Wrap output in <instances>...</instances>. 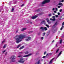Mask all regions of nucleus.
Here are the masks:
<instances>
[{
    "label": "nucleus",
    "instance_id": "nucleus-1",
    "mask_svg": "<svg viewBox=\"0 0 64 64\" xmlns=\"http://www.w3.org/2000/svg\"><path fill=\"white\" fill-rule=\"evenodd\" d=\"M16 38H15V40H16V43H19V42L22 41V39L24 38L25 37V36L23 35H18L16 36Z\"/></svg>",
    "mask_w": 64,
    "mask_h": 64
},
{
    "label": "nucleus",
    "instance_id": "nucleus-2",
    "mask_svg": "<svg viewBox=\"0 0 64 64\" xmlns=\"http://www.w3.org/2000/svg\"><path fill=\"white\" fill-rule=\"evenodd\" d=\"M50 0H45L42 2V5H43V4L47 3H49L50 2Z\"/></svg>",
    "mask_w": 64,
    "mask_h": 64
},
{
    "label": "nucleus",
    "instance_id": "nucleus-3",
    "mask_svg": "<svg viewBox=\"0 0 64 64\" xmlns=\"http://www.w3.org/2000/svg\"><path fill=\"white\" fill-rule=\"evenodd\" d=\"M23 60H24V58H21L20 59V60L18 61V62L20 63H24V62H25V60L23 61Z\"/></svg>",
    "mask_w": 64,
    "mask_h": 64
},
{
    "label": "nucleus",
    "instance_id": "nucleus-4",
    "mask_svg": "<svg viewBox=\"0 0 64 64\" xmlns=\"http://www.w3.org/2000/svg\"><path fill=\"white\" fill-rule=\"evenodd\" d=\"M31 39V37L30 36H28V37H27L26 39V41H30V40Z\"/></svg>",
    "mask_w": 64,
    "mask_h": 64
},
{
    "label": "nucleus",
    "instance_id": "nucleus-5",
    "mask_svg": "<svg viewBox=\"0 0 64 64\" xmlns=\"http://www.w3.org/2000/svg\"><path fill=\"white\" fill-rule=\"evenodd\" d=\"M41 11H42V10H41V8H40V9L36 10V12H41Z\"/></svg>",
    "mask_w": 64,
    "mask_h": 64
},
{
    "label": "nucleus",
    "instance_id": "nucleus-6",
    "mask_svg": "<svg viewBox=\"0 0 64 64\" xmlns=\"http://www.w3.org/2000/svg\"><path fill=\"white\" fill-rule=\"evenodd\" d=\"M15 59V56H12L10 58V59H11V60H13L14 59Z\"/></svg>",
    "mask_w": 64,
    "mask_h": 64
},
{
    "label": "nucleus",
    "instance_id": "nucleus-7",
    "mask_svg": "<svg viewBox=\"0 0 64 64\" xmlns=\"http://www.w3.org/2000/svg\"><path fill=\"white\" fill-rule=\"evenodd\" d=\"M37 16H34L32 17V19H35V18H36L37 17Z\"/></svg>",
    "mask_w": 64,
    "mask_h": 64
},
{
    "label": "nucleus",
    "instance_id": "nucleus-8",
    "mask_svg": "<svg viewBox=\"0 0 64 64\" xmlns=\"http://www.w3.org/2000/svg\"><path fill=\"white\" fill-rule=\"evenodd\" d=\"M32 55V54H30L28 55L24 56L23 57H28V56H30V55Z\"/></svg>",
    "mask_w": 64,
    "mask_h": 64
},
{
    "label": "nucleus",
    "instance_id": "nucleus-9",
    "mask_svg": "<svg viewBox=\"0 0 64 64\" xmlns=\"http://www.w3.org/2000/svg\"><path fill=\"white\" fill-rule=\"evenodd\" d=\"M46 20L47 22L48 23V24H51V22H50V20H49V19L48 18H46Z\"/></svg>",
    "mask_w": 64,
    "mask_h": 64
},
{
    "label": "nucleus",
    "instance_id": "nucleus-10",
    "mask_svg": "<svg viewBox=\"0 0 64 64\" xmlns=\"http://www.w3.org/2000/svg\"><path fill=\"white\" fill-rule=\"evenodd\" d=\"M57 22H56L55 24H54V25L52 27H55V26L56 25H57Z\"/></svg>",
    "mask_w": 64,
    "mask_h": 64
},
{
    "label": "nucleus",
    "instance_id": "nucleus-11",
    "mask_svg": "<svg viewBox=\"0 0 64 64\" xmlns=\"http://www.w3.org/2000/svg\"><path fill=\"white\" fill-rule=\"evenodd\" d=\"M26 30V28H23L21 30V31H24V30Z\"/></svg>",
    "mask_w": 64,
    "mask_h": 64
},
{
    "label": "nucleus",
    "instance_id": "nucleus-12",
    "mask_svg": "<svg viewBox=\"0 0 64 64\" xmlns=\"http://www.w3.org/2000/svg\"><path fill=\"white\" fill-rule=\"evenodd\" d=\"M62 51H61L60 52V53L58 54V56H57V57H58L59 56H60L61 54H62Z\"/></svg>",
    "mask_w": 64,
    "mask_h": 64
},
{
    "label": "nucleus",
    "instance_id": "nucleus-13",
    "mask_svg": "<svg viewBox=\"0 0 64 64\" xmlns=\"http://www.w3.org/2000/svg\"><path fill=\"white\" fill-rule=\"evenodd\" d=\"M24 48V46H22V47L20 48H19L20 50H21V49H22L23 48Z\"/></svg>",
    "mask_w": 64,
    "mask_h": 64
},
{
    "label": "nucleus",
    "instance_id": "nucleus-14",
    "mask_svg": "<svg viewBox=\"0 0 64 64\" xmlns=\"http://www.w3.org/2000/svg\"><path fill=\"white\" fill-rule=\"evenodd\" d=\"M29 52L28 51L26 52H24V54H29Z\"/></svg>",
    "mask_w": 64,
    "mask_h": 64
},
{
    "label": "nucleus",
    "instance_id": "nucleus-15",
    "mask_svg": "<svg viewBox=\"0 0 64 64\" xmlns=\"http://www.w3.org/2000/svg\"><path fill=\"white\" fill-rule=\"evenodd\" d=\"M54 58H53L52 60H51L50 61L49 63L50 64L52 63V61H53V60H54Z\"/></svg>",
    "mask_w": 64,
    "mask_h": 64
},
{
    "label": "nucleus",
    "instance_id": "nucleus-16",
    "mask_svg": "<svg viewBox=\"0 0 64 64\" xmlns=\"http://www.w3.org/2000/svg\"><path fill=\"white\" fill-rule=\"evenodd\" d=\"M58 5H60L61 6H63V4L61 2L59 3Z\"/></svg>",
    "mask_w": 64,
    "mask_h": 64
},
{
    "label": "nucleus",
    "instance_id": "nucleus-17",
    "mask_svg": "<svg viewBox=\"0 0 64 64\" xmlns=\"http://www.w3.org/2000/svg\"><path fill=\"white\" fill-rule=\"evenodd\" d=\"M40 29H41V30H44V28L43 27H41L40 28Z\"/></svg>",
    "mask_w": 64,
    "mask_h": 64
},
{
    "label": "nucleus",
    "instance_id": "nucleus-18",
    "mask_svg": "<svg viewBox=\"0 0 64 64\" xmlns=\"http://www.w3.org/2000/svg\"><path fill=\"white\" fill-rule=\"evenodd\" d=\"M44 29L45 31H46L47 30V28L46 27H45L44 28Z\"/></svg>",
    "mask_w": 64,
    "mask_h": 64
},
{
    "label": "nucleus",
    "instance_id": "nucleus-19",
    "mask_svg": "<svg viewBox=\"0 0 64 64\" xmlns=\"http://www.w3.org/2000/svg\"><path fill=\"white\" fill-rule=\"evenodd\" d=\"M62 40H61L60 41V44H61V43H62Z\"/></svg>",
    "mask_w": 64,
    "mask_h": 64
},
{
    "label": "nucleus",
    "instance_id": "nucleus-20",
    "mask_svg": "<svg viewBox=\"0 0 64 64\" xmlns=\"http://www.w3.org/2000/svg\"><path fill=\"white\" fill-rule=\"evenodd\" d=\"M14 8H12V12H14Z\"/></svg>",
    "mask_w": 64,
    "mask_h": 64
},
{
    "label": "nucleus",
    "instance_id": "nucleus-21",
    "mask_svg": "<svg viewBox=\"0 0 64 64\" xmlns=\"http://www.w3.org/2000/svg\"><path fill=\"white\" fill-rule=\"evenodd\" d=\"M40 60H39L38 62H37L38 64H40Z\"/></svg>",
    "mask_w": 64,
    "mask_h": 64
},
{
    "label": "nucleus",
    "instance_id": "nucleus-22",
    "mask_svg": "<svg viewBox=\"0 0 64 64\" xmlns=\"http://www.w3.org/2000/svg\"><path fill=\"white\" fill-rule=\"evenodd\" d=\"M33 32V31H30V32H29L28 33V34H30V33H32Z\"/></svg>",
    "mask_w": 64,
    "mask_h": 64
},
{
    "label": "nucleus",
    "instance_id": "nucleus-23",
    "mask_svg": "<svg viewBox=\"0 0 64 64\" xmlns=\"http://www.w3.org/2000/svg\"><path fill=\"white\" fill-rule=\"evenodd\" d=\"M6 44H4V46L3 47V48H6Z\"/></svg>",
    "mask_w": 64,
    "mask_h": 64
},
{
    "label": "nucleus",
    "instance_id": "nucleus-24",
    "mask_svg": "<svg viewBox=\"0 0 64 64\" xmlns=\"http://www.w3.org/2000/svg\"><path fill=\"white\" fill-rule=\"evenodd\" d=\"M19 53L20 54H23V53L22 52H20Z\"/></svg>",
    "mask_w": 64,
    "mask_h": 64
},
{
    "label": "nucleus",
    "instance_id": "nucleus-25",
    "mask_svg": "<svg viewBox=\"0 0 64 64\" xmlns=\"http://www.w3.org/2000/svg\"><path fill=\"white\" fill-rule=\"evenodd\" d=\"M46 27H48V28H49V25H48L46 24Z\"/></svg>",
    "mask_w": 64,
    "mask_h": 64
},
{
    "label": "nucleus",
    "instance_id": "nucleus-26",
    "mask_svg": "<svg viewBox=\"0 0 64 64\" xmlns=\"http://www.w3.org/2000/svg\"><path fill=\"white\" fill-rule=\"evenodd\" d=\"M20 46H21V45L20 44H19V45L17 47V48H19V47H20Z\"/></svg>",
    "mask_w": 64,
    "mask_h": 64
},
{
    "label": "nucleus",
    "instance_id": "nucleus-27",
    "mask_svg": "<svg viewBox=\"0 0 64 64\" xmlns=\"http://www.w3.org/2000/svg\"><path fill=\"white\" fill-rule=\"evenodd\" d=\"M59 49H58L56 51V53H57V52L59 51Z\"/></svg>",
    "mask_w": 64,
    "mask_h": 64
},
{
    "label": "nucleus",
    "instance_id": "nucleus-28",
    "mask_svg": "<svg viewBox=\"0 0 64 64\" xmlns=\"http://www.w3.org/2000/svg\"><path fill=\"white\" fill-rule=\"evenodd\" d=\"M22 57V56H18V57L19 58H20V57Z\"/></svg>",
    "mask_w": 64,
    "mask_h": 64
},
{
    "label": "nucleus",
    "instance_id": "nucleus-29",
    "mask_svg": "<svg viewBox=\"0 0 64 64\" xmlns=\"http://www.w3.org/2000/svg\"><path fill=\"white\" fill-rule=\"evenodd\" d=\"M43 58H44V59L46 58V56H43L42 57Z\"/></svg>",
    "mask_w": 64,
    "mask_h": 64
},
{
    "label": "nucleus",
    "instance_id": "nucleus-30",
    "mask_svg": "<svg viewBox=\"0 0 64 64\" xmlns=\"http://www.w3.org/2000/svg\"><path fill=\"white\" fill-rule=\"evenodd\" d=\"M56 18L58 17V15H56Z\"/></svg>",
    "mask_w": 64,
    "mask_h": 64
},
{
    "label": "nucleus",
    "instance_id": "nucleus-31",
    "mask_svg": "<svg viewBox=\"0 0 64 64\" xmlns=\"http://www.w3.org/2000/svg\"><path fill=\"white\" fill-rule=\"evenodd\" d=\"M42 22L43 23H45V20H42Z\"/></svg>",
    "mask_w": 64,
    "mask_h": 64
},
{
    "label": "nucleus",
    "instance_id": "nucleus-32",
    "mask_svg": "<svg viewBox=\"0 0 64 64\" xmlns=\"http://www.w3.org/2000/svg\"><path fill=\"white\" fill-rule=\"evenodd\" d=\"M48 16H49L50 17V16H51V14H49L48 15Z\"/></svg>",
    "mask_w": 64,
    "mask_h": 64
},
{
    "label": "nucleus",
    "instance_id": "nucleus-33",
    "mask_svg": "<svg viewBox=\"0 0 64 64\" xmlns=\"http://www.w3.org/2000/svg\"><path fill=\"white\" fill-rule=\"evenodd\" d=\"M24 6V4H23L21 6V7H23V6Z\"/></svg>",
    "mask_w": 64,
    "mask_h": 64
},
{
    "label": "nucleus",
    "instance_id": "nucleus-34",
    "mask_svg": "<svg viewBox=\"0 0 64 64\" xmlns=\"http://www.w3.org/2000/svg\"><path fill=\"white\" fill-rule=\"evenodd\" d=\"M62 9H60V12H62Z\"/></svg>",
    "mask_w": 64,
    "mask_h": 64
},
{
    "label": "nucleus",
    "instance_id": "nucleus-35",
    "mask_svg": "<svg viewBox=\"0 0 64 64\" xmlns=\"http://www.w3.org/2000/svg\"><path fill=\"white\" fill-rule=\"evenodd\" d=\"M58 15H60V12H58Z\"/></svg>",
    "mask_w": 64,
    "mask_h": 64
},
{
    "label": "nucleus",
    "instance_id": "nucleus-36",
    "mask_svg": "<svg viewBox=\"0 0 64 64\" xmlns=\"http://www.w3.org/2000/svg\"><path fill=\"white\" fill-rule=\"evenodd\" d=\"M43 24V22H42H42L40 23V24Z\"/></svg>",
    "mask_w": 64,
    "mask_h": 64
},
{
    "label": "nucleus",
    "instance_id": "nucleus-37",
    "mask_svg": "<svg viewBox=\"0 0 64 64\" xmlns=\"http://www.w3.org/2000/svg\"><path fill=\"white\" fill-rule=\"evenodd\" d=\"M55 18H53V19H52V21H55Z\"/></svg>",
    "mask_w": 64,
    "mask_h": 64
},
{
    "label": "nucleus",
    "instance_id": "nucleus-38",
    "mask_svg": "<svg viewBox=\"0 0 64 64\" xmlns=\"http://www.w3.org/2000/svg\"><path fill=\"white\" fill-rule=\"evenodd\" d=\"M5 40H4L2 42V43H4V42H5Z\"/></svg>",
    "mask_w": 64,
    "mask_h": 64
},
{
    "label": "nucleus",
    "instance_id": "nucleus-39",
    "mask_svg": "<svg viewBox=\"0 0 64 64\" xmlns=\"http://www.w3.org/2000/svg\"><path fill=\"white\" fill-rule=\"evenodd\" d=\"M6 52V50H4V51H2L3 53H4V52Z\"/></svg>",
    "mask_w": 64,
    "mask_h": 64
},
{
    "label": "nucleus",
    "instance_id": "nucleus-40",
    "mask_svg": "<svg viewBox=\"0 0 64 64\" xmlns=\"http://www.w3.org/2000/svg\"><path fill=\"white\" fill-rule=\"evenodd\" d=\"M46 52H45L44 54V55H45L46 54Z\"/></svg>",
    "mask_w": 64,
    "mask_h": 64
},
{
    "label": "nucleus",
    "instance_id": "nucleus-41",
    "mask_svg": "<svg viewBox=\"0 0 64 64\" xmlns=\"http://www.w3.org/2000/svg\"><path fill=\"white\" fill-rule=\"evenodd\" d=\"M41 39L42 40H43V39H44V38L43 37H42L41 38Z\"/></svg>",
    "mask_w": 64,
    "mask_h": 64
},
{
    "label": "nucleus",
    "instance_id": "nucleus-42",
    "mask_svg": "<svg viewBox=\"0 0 64 64\" xmlns=\"http://www.w3.org/2000/svg\"><path fill=\"white\" fill-rule=\"evenodd\" d=\"M56 11H57L58 10V8H56Z\"/></svg>",
    "mask_w": 64,
    "mask_h": 64
},
{
    "label": "nucleus",
    "instance_id": "nucleus-43",
    "mask_svg": "<svg viewBox=\"0 0 64 64\" xmlns=\"http://www.w3.org/2000/svg\"><path fill=\"white\" fill-rule=\"evenodd\" d=\"M45 34H46V33L45 32H44L43 33V35H45Z\"/></svg>",
    "mask_w": 64,
    "mask_h": 64
},
{
    "label": "nucleus",
    "instance_id": "nucleus-44",
    "mask_svg": "<svg viewBox=\"0 0 64 64\" xmlns=\"http://www.w3.org/2000/svg\"><path fill=\"white\" fill-rule=\"evenodd\" d=\"M60 7H61V6H58V8H60Z\"/></svg>",
    "mask_w": 64,
    "mask_h": 64
},
{
    "label": "nucleus",
    "instance_id": "nucleus-45",
    "mask_svg": "<svg viewBox=\"0 0 64 64\" xmlns=\"http://www.w3.org/2000/svg\"><path fill=\"white\" fill-rule=\"evenodd\" d=\"M29 23H30V24H32V22H29Z\"/></svg>",
    "mask_w": 64,
    "mask_h": 64
},
{
    "label": "nucleus",
    "instance_id": "nucleus-46",
    "mask_svg": "<svg viewBox=\"0 0 64 64\" xmlns=\"http://www.w3.org/2000/svg\"><path fill=\"white\" fill-rule=\"evenodd\" d=\"M7 52H6L5 53V55H7Z\"/></svg>",
    "mask_w": 64,
    "mask_h": 64
},
{
    "label": "nucleus",
    "instance_id": "nucleus-47",
    "mask_svg": "<svg viewBox=\"0 0 64 64\" xmlns=\"http://www.w3.org/2000/svg\"><path fill=\"white\" fill-rule=\"evenodd\" d=\"M55 18V16H52V18Z\"/></svg>",
    "mask_w": 64,
    "mask_h": 64
},
{
    "label": "nucleus",
    "instance_id": "nucleus-48",
    "mask_svg": "<svg viewBox=\"0 0 64 64\" xmlns=\"http://www.w3.org/2000/svg\"><path fill=\"white\" fill-rule=\"evenodd\" d=\"M55 10V8H53L52 9V10L53 11H54Z\"/></svg>",
    "mask_w": 64,
    "mask_h": 64
},
{
    "label": "nucleus",
    "instance_id": "nucleus-49",
    "mask_svg": "<svg viewBox=\"0 0 64 64\" xmlns=\"http://www.w3.org/2000/svg\"><path fill=\"white\" fill-rule=\"evenodd\" d=\"M14 61H15V60H12V62H14Z\"/></svg>",
    "mask_w": 64,
    "mask_h": 64
},
{
    "label": "nucleus",
    "instance_id": "nucleus-50",
    "mask_svg": "<svg viewBox=\"0 0 64 64\" xmlns=\"http://www.w3.org/2000/svg\"><path fill=\"white\" fill-rule=\"evenodd\" d=\"M48 55H49V54H46V57H47V56H48Z\"/></svg>",
    "mask_w": 64,
    "mask_h": 64
},
{
    "label": "nucleus",
    "instance_id": "nucleus-51",
    "mask_svg": "<svg viewBox=\"0 0 64 64\" xmlns=\"http://www.w3.org/2000/svg\"><path fill=\"white\" fill-rule=\"evenodd\" d=\"M54 13H56V11H54Z\"/></svg>",
    "mask_w": 64,
    "mask_h": 64
},
{
    "label": "nucleus",
    "instance_id": "nucleus-52",
    "mask_svg": "<svg viewBox=\"0 0 64 64\" xmlns=\"http://www.w3.org/2000/svg\"><path fill=\"white\" fill-rule=\"evenodd\" d=\"M62 29H63V28H60V30H62Z\"/></svg>",
    "mask_w": 64,
    "mask_h": 64
},
{
    "label": "nucleus",
    "instance_id": "nucleus-53",
    "mask_svg": "<svg viewBox=\"0 0 64 64\" xmlns=\"http://www.w3.org/2000/svg\"><path fill=\"white\" fill-rule=\"evenodd\" d=\"M64 0H62V1H61V2H64Z\"/></svg>",
    "mask_w": 64,
    "mask_h": 64
},
{
    "label": "nucleus",
    "instance_id": "nucleus-54",
    "mask_svg": "<svg viewBox=\"0 0 64 64\" xmlns=\"http://www.w3.org/2000/svg\"><path fill=\"white\" fill-rule=\"evenodd\" d=\"M27 23H29V22L28 21H27Z\"/></svg>",
    "mask_w": 64,
    "mask_h": 64
},
{
    "label": "nucleus",
    "instance_id": "nucleus-55",
    "mask_svg": "<svg viewBox=\"0 0 64 64\" xmlns=\"http://www.w3.org/2000/svg\"><path fill=\"white\" fill-rule=\"evenodd\" d=\"M62 25H64V22H63L62 24Z\"/></svg>",
    "mask_w": 64,
    "mask_h": 64
},
{
    "label": "nucleus",
    "instance_id": "nucleus-56",
    "mask_svg": "<svg viewBox=\"0 0 64 64\" xmlns=\"http://www.w3.org/2000/svg\"><path fill=\"white\" fill-rule=\"evenodd\" d=\"M50 55H52V53H50Z\"/></svg>",
    "mask_w": 64,
    "mask_h": 64
},
{
    "label": "nucleus",
    "instance_id": "nucleus-57",
    "mask_svg": "<svg viewBox=\"0 0 64 64\" xmlns=\"http://www.w3.org/2000/svg\"><path fill=\"white\" fill-rule=\"evenodd\" d=\"M54 42V40H53L52 42V43H53V42Z\"/></svg>",
    "mask_w": 64,
    "mask_h": 64
},
{
    "label": "nucleus",
    "instance_id": "nucleus-58",
    "mask_svg": "<svg viewBox=\"0 0 64 64\" xmlns=\"http://www.w3.org/2000/svg\"><path fill=\"white\" fill-rule=\"evenodd\" d=\"M50 20H52V19L51 18H50Z\"/></svg>",
    "mask_w": 64,
    "mask_h": 64
},
{
    "label": "nucleus",
    "instance_id": "nucleus-59",
    "mask_svg": "<svg viewBox=\"0 0 64 64\" xmlns=\"http://www.w3.org/2000/svg\"><path fill=\"white\" fill-rule=\"evenodd\" d=\"M44 25H45V24H46V22H44Z\"/></svg>",
    "mask_w": 64,
    "mask_h": 64
},
{
    "label": "nucleus",
    "instance_id": "nucleus-60",
    "mask_svg": "<svg viewBox=\"0 0 64 64\" xmlns=\"http://www.w3.org/2000/svg\"><path fill=\"white\" fill-rule=\"evenodd\" d=\"M56 47H57V44H56Z\"/></svg>",
    "mask_w": 64,
    "mask_h": 64
},
{
    "label": "nucleus",
    "instance_id": "nucleus-61",
    "mask_svg": "<svg viewBox=\"0 0 64 64\" xmlns=\"http://www.w3.org/2000/svg\"><path fill=\"white\" fill-rule=\"evenodd\" d=\"M62 26V28H63V27H64V26Z\"/></svg>",
    "mask_w": 64,
    "mask_h": 64
},
{
    "label": "nucleus",
    "instance_id": "nucleus-62",
    "mask_svg": "<svg viewBox=\"0 0 64 64\" xmlns=\"http://www.w3.org/2000/svg\"><path fill=\"white\" fill-rule=\"evenodd\" d=\"M17 32H18V31H16V33H17Z\"/></svg>",
    "mask_w": 64,
    "mask_h": 64
},
{
    "label": "nucleus",
    "instance_id": "nucleus-63",
    "mask_svg": "<svg viewBox=\"0 0 64 64\" xmlns=\"http://www.w3.org/2000/svg\"><path fill=\"white\" fill-rule=\"evenodd\" d=\"M53 15H55V14H53Z\"/></svg>",
    "mask_w": 64,
    "mask_h": 64
},
{
    "label": "nucleus",
    "instance_id": "nucleus-64",
    "mask_svg": "<svg viewBox=\"0 0 64 64\" xmlns=\"http://www.w3.org/2000/svg\"><path fill=\"white\" fill-rule=\"evenodd\" d=\"M44 64H46V63H45V62L44 63Z\"/></svg>",
    "mask_w": 64,
    "mask_h": 64
}]
</instances>
